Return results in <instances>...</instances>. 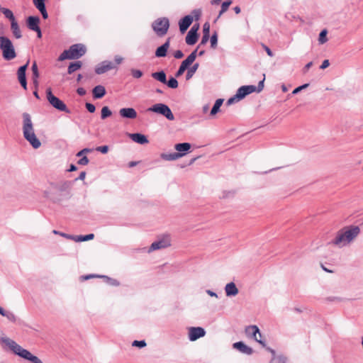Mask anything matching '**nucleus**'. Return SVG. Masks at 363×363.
Wrapping results in <instances>:
<instances>
[{
    "instance_id": "8",
    "label": "nucleus",
    "mask_w": 363,
    "mask_h": 363,
    "mask_svg": "<svg viewBox=\"0 0 363 363\" xmlns=\"http://www.w3.org/2000/svg\"><path fill=\"white\" fill-rule=\"evenodd\" d=\"M46 96L48 102L56 109L69 113L70 111L67 108L66 104L57 96L52 94L50 88L46 90Z\"/></svg>"
},
{
    "instance_id": "25",
    "label": "nucleus",
    "mask_w": 363,
    "mask_h": 363,
    "mask_svg": "<svg viewBox=\"0 0 363 363\" xmlns=\"http://www.w3.org/2000/svg\"><path fill=\"white\" fill-rule=\"evenodd\" d=\"M162 159L167 161H174L177 160L180 157H183V154L172 152V153H162L160 155Z\"/></svg>"
},
{
    "instance_id": "15",
    "label": "nucleus",
    "mask_w": 363,
    "mask_h": 363,
    "mask_svg": "<svg viewBox=\"0 0 363 363\" xmlns=\"http://www.w3.org/2000/svg\"><path fill=\"white\" fill-rule=\"evenodd\" d=\"M113 68H115V66L111 62L104 61L96 67L95 72L97 74H101Z\"/></svg>"
},
{
    "instance_id": "57",
    "label": "nucleus",
    "mask_w": 363,
    "mask_h": 363,
    "mask_svg": "<svg viewBox=\"0 0 363 363\" xmlns=\"http://www.w3.org/2000/svg\"><path fill=\"white\" fill-rule=\"evenodd\" d=\"M208 39H209V35H203V34L200 45L206 44L208 42Z\"/></svg>"
},
{
    "instance_id": "55",
    "label": "nucleus",
    "mask_w": 363,
    "mask_h": 363,
    "mask_svg": "<svg viewBox=\"0 0 363 363\" xmlns=\"http://www.w3.org/2000/svg\"><path fill=\"white\" fill-rule=\"evenodd\" d=\"M183 56H184V54L181 50H177L174 53V57L176 59H181L183 57Z\"/></svg>"
},
{
    "instance_id": "29",
    "label": "nucleus",
    "mask_w": 363,
    "mask_h": 363,
    "mask_svg": "<svg viewBox=\"0 0 363 363\" xmlns=\"http://www.w3.org/2000/svg\"><path fill=\"white\" fill-rule=\"evenodd\" d=\"M82 63L80 61H77V62L70 63L68 67V69H67L68 74H71L73 72H74L75 71L78 70L79 69H80L82 67Z\"/></svg>"
},
{
    "instance_id": "42",
    "label": "nucleus",
    "mask_w": 363,
    "mask_h": 363,
    "mask_svg": "<svg viewBox=\"0 0 363 363\" xmlns=\"http://www.w3.org/2000/svg\"><path fill=\"white\" fill-rule=\"evenodd\" d=\"M327 30H323L320 34H319V38H318V41L320 44H323L325 43H326L328 41V38H327Z\"/></svg>"
},
{
    "instance_id": "36",
    "label": "nucleus",
    "mask_w": 363,
    "mask_h": 363,
    "mask_svg": "<svg viewBox=\"0 0 363 363\" xmlns=\"http://www.w3.org/2000/svg\"><path fill=\"white\" fill-rule=\"evenodd\" d=\"M189 67V65L186 63L184 61H182L179 69L177 70V72H176L175 74V76L176 77H179L180 76H182L184 71Z\"/></svg>"
},
{
    "instance_id": "64",
    "label": "nucleus",
    "mask_w": 363,
    "mask_h": 363,
    "mask_svg": "<svg viewBox=\"0 0 363 363\" xmlns=\"http://www.w3.org/2000/svg\"><path fill=\"white\" fill-rule=\"evenodd\" d=\"M267 350L269 352H271V354H272V357H277V356H278V355H276V352H275V351H274L273 349H272V348H270V347H267Z\"/></svg>"
},
{
    "instance_id": "30",
    "label": "nucleus",
    "mask_w": 363,
    "mask_h": 363,
    "mask_svg": "<svg viewBox=\"0 0 363 363\" xmlns=\"http://www.w3.org/2000/svg\"><path fill=\"white\" fill-rule=\"evenodd\" d=\"M94 238V235L91 233L86 235H74L73 240L75 242H84L91 240Z\"/></svg>"
},
{
    "instance_id": "39",
    "label": "nucleus",
    "mask_w": 363,
    "mask_h": 363,
    "mask_svg": "<svg viewBox=\"0 0 363 363\" xmlns=\"http://www.w3.org/2000/svg\"><path fill=\"white\" fill-rule=\"evenodd\" d=\"M269 363H286V357L283 355H278L272 357Z\"/></svg>"
},
{
    "instance_id": "50",
    "label": "nucleus",
    "mask_w": 363,
    "mask_h": 363,
    "mask_svg": "<svg viewBox=\"0 0 363 363\" xmlns=\"http://www.w3.org/2000/svg\"><path fill=\"white\" fill-rule=\"evenodd\" d=\"M89 160L86 156H83L77 163L80 165H86L89 163Z\"/></svg>"
},
{
    "instance_id": "20",
    "label": "nucleus",
    "mask_w": 363,
    "mask_h": 363,
    "mask_svg": "<svg viewBox=\"0 0 363 363\" xmlns=\"http://www.w3.org/2000/svg\"><path fill=\"white\" fill-rule=\"evenodd\" d=\"M27 26L31 30H37L38 29L40 18L38 16H29L27 18Z\"/></svg>"
},
{
    "instance_id": "16",
    "label": "nucleus",
    "mask_w": 363,
    "mask_h": 363,
    "mask_svg": "<svg viewBox=\"0 0 363 363\" xmlns=\"http://www.w3.org/2000/svg\"><path fill=\"white\" fill-rule=\"evenodd\" d=\"M119 114L122 118L135 119L137 112L133 108H123L119 110Z\"/></svg>"
},
{
    "instance_id": "9",
    "label": "nucleus",
    "mask_w": 363,
    "mask_h": 363,
    "mask_svg": "<svg viewBox=\"0 0 363 363\" xmlns=\"http://www.w3.org/2000/svg\"><path fill=\"white\" fill-rule=\"evenodd\" d=\"M152 29L159 36L164 35L169 27V21L167 18H160L155 20L152 25Z\"/></svg>"
},
{
    "instance_id": "37",
    "label": "nucleus",
    "mask_w": 363,
    "mask_h": 363,
    "mask_svg": "<svg viewBox=\"0 0 363 363\" xmlns=\"http://www.w3.org/2000/svg\"><path fill=\"white\" fill-rule=\"evenodd\" d=\"M198 49L194 50L184 61L189 66L194 62L196 58V52Z\"/></svg>"
},
{
    "instance_id": "1",
    "label": "nucleus",
    "mask_w": 363,
    "mask_h": 363,
    "mask_svg": "<svg viewBox=\"0 0 363 363\" xmlns=\"http://www.w3.org/2000/svg\"><path fill=\"white\" fill-rule=\"evenodd\" d=\"M358 226L350 225L345 227L337 231L335 238L330 242L333 245L341 248L352 242L359 234Z\"/></svg>"
},
{
    "instance_id": "35",
    "label": "nucleus",
    "mask_w": 363,
    "mask_h": 363,
    "mask_svg": "<svg viewBox=\"0 0 363 363\" xmlns=\"http://www.w3.org/2000/svg\"><path fill=\"white\" fill-rule=\"evenodd\" d=\"M1 11L4 14L5 17L9 19L11 22L16 21L15 16L10 9L6 8H1Z\"/></svg>"
},
{
    "instance_id": "26",
    "label": "nucleus",
    "mask_w": 363,
    "mask_h": 363,
    "mask_svg": "<svg viewBox=\"0 0 363 363\" xmlns=\"http://www.w3.org/2000/svg\"><path fill=\"white\" fill-rule=\"evenodd\" d=\"M92 92L95 99H101L106 94V89L104 86L98 85L93 89Z\"/></svg>"
},
{
    "instance_id": "12",
    "label": "nucleus",
    "mask_w": 363,
    "mask_h": 363,
    "mask_svg": "<svg viewBox=\"0 0 363 363\" xmlns=\"http://www.w3.org/2000/svg\"><path fill=\"white\" fill-rule=\"evenodd\" d=\"M245 333L247 336L253 338L256 342H259L263 347H265V342L260 339H257V335L259 337H262L259 332V329L257 325H250L245 328Z\"/></svg>"
},
{
    "instance_id": "7",
    "label": "nucleus",
    "mask_w": 363,
    "mask_h": 363,
    "mask_svg": "<svg viewBox=\"0 0 363 363\" xmlns=\"http://www.w3.org/2000/svg\"><path fill=\"white\" fill-rule=\"evenodd\" d=\"M0 50L5 60L10 61L16 57V52L11 40L6 36H0Z\"/></svg>"
},
{
    "instance_id": "31",
    "label": "nucleus",
    "mask_w": 363,
    "mask_h": 363,
    "mask_svg": "<svg viewBox=\"0 0 363 363\" xmlns=\"http://www.w3.org/2000/svg\"><path fill=\"white\" fill-rule=\"evenodd\" d=\"M31 69L33 72V83L35 84V86H38V78L39 77V72L37 63L35 62L33 63Z\"/></svg>"
},
{
    "instance_id": "3",
    "label": "nucleus",
    "mask_w": 363,
    "mask_h": 363,
    "mask_svg": "<svg viewBox=\"0 0 363 363\" xmlns=\"http://www.w3.org/2000/svg\"><path fill=\"white\" fill-rule=\"evenodd\" d=\"M1 341L9 347L14 354L30 361L31 363H43L38 357L32 354L28 350L23 348L14 340L9 337H1Z\"/></svg>"
},
{
    "instance_id": "33",
    "label": "nucleus",
    "mask_w": 363,
    "mask_h": 363,
    "mask_svg": "<svg viewBox=\"0 0 363 363\" xmlns=\"http://www.w3.org/2000/svg\"><path fill=\"white\" fill-rule=\"evenodd\" d=\"M231 4H232V1L230 0H228V1L223 2V4L221 5V9L219 12L218 17L216 19V21L223 15V13H224L225 11H228V9Z\"/></svg>"
},
{
    "instance_id": "38",
    "label": "nucleus",
    "mask_w": 363,
    "mask_h": 363,
    "mask_svg": "<svg viewBox=\"0 0 363 363\" xmlns=\"http://www.w3.org/2000/svg\"><path fill=\"white\" fill-rule=\"evenodd\" d=\"M112 115L111 111L109 109L108 106H104L101 109V119H106V118L111 116Z\"/></svg>"
},
{
    "instance_id": "4",
    "label": "nucleus",
    "mask_w": 363,
    "mask_h": 363,
    "mask_svg": "<svg viewBox=\"0 0 363 363\" xmlns=\"http://www.w3.org/2000/svg\"><path fill=\"white\" fill-rule=\"evenodd\" d=\"M263 75V79L258 83V85L257 86L254 85H246L240 86L237 90L236 94L233 97L230 98L228 100L227 104L228 105L233 104V103L239 101L240 100L244 99L248 94H252L255 91L257 93L261 92L264 89V82L265 80V74H264Z\"/></svg>"
},
{
    "instance_id": "60",
    "label": "nucleus",
    "mask_w": 363,
    "mask_h": 363,
    "mask_svg": "<svg viewBox=\"0 0 363 363\" xmlns=\"http://www.w3.org/2000/svg\"><path fill=\"white\" fill-rule=\"evenodd\" d=\"M114 60L116 64L119 65L123 62V58L119 55H116L115 56Z\"/></svg>"
},
{
    "instance_id": "13",
    "label": "nucleus",
    "mask_w": 363,
    "mask_h": 363,
    "mask_svg": "<svg viewBox=\"0 0 363 363\" xmlns=\"http://www.w3.org/2000/svg\"><path fill=\"white\" fill-rule=\"evenodd\" d=\"M189 339L190 341H196L206 335V331L201 327H191L189 329Z\"/></svg>"
},
{
    "instance_id": "51",
    "label": "nucleus",
    "mask_w": 363,
    "mask_h": 363,
    "mask_svg": "<svg viewBox=\"0 0 363 363\" xmlns=\"http://www.w3.org/2000/svg\"><path fill=\"white\" fill-rule=\"evenodd\" d=\"M210 25L208 23H205L203 28V34L209 35Z\"/></svg>"
},
{
    "instance_id": "27",
    "label": "nucleus",
    "mask_w": 363,
    "mask_h": 363,
    "mask_svg": "<svg viewBox=\"0 0 363 363\" xmlns=\"http://www.w3.org/2000/svg\"><path fill=\"white\" fill-rule=\"evenodd\" d=\"M11 29L16 38L19 39L22 37L21 29L16 21L11 22Z\"/></svg>"
},
{
    "instance_id": "58",
    "label": "nucleus",
    "mask_w": 363,
    "mask_h": 363,
    "mask_svg": "<svg viewBox=\"0 0 363 363\" xmlns=\"http://www.w3.org/2000/svg\"><path fill=\"white\" fill-rule=\"evenodd\" d=\"M330 65V62L328 60H325L323 61L322 65H320V68L322 69H324L327 68Z\"/></svg>"
},
{
    "instance_id": "40",
    "label": "nucleus",
    "mask_w": 363,
    "mask_h": 363,
    "mask_svg": "<svg viewBox=\"0 0 363 363\" xmlns=\"http://www.w3.org/2000/svg\"><path fill=\"white\" fill-rule=\"evenodd\" d=\"M1 315L2 316L6 317L8 320H9L11 322H16V317L12 312L6 311L5 310H4L3 314Z\"/></svg>"
},
{
    "instance_id": "11",
    "label": "nucleus",
    "mask_w": 363,
    "mask_h": 363,
    "mask_svg": "<svg viewBox=\"0 0 363 363\" xmlns=\"http://www.w3.org/2000/svg\"><path fill=\"white\" fill-rule=\"evenodd\" d=\"M171 245V240L169 235H164L158 240L152 242L148 250V252H153L155 250L164 249Z\"/></svg>"
},
{
    "instance_id": "49",
    "label": "nucleus",
    "mask_w": 363,
    "mask_h": 363,
    "mask_svg": "<svg viewBox=\"0 0 363 363\" xmlns=\"http://www.w3.org/2000/svg\"><path fill=\"white\" fill-rule=\"evenodd\" d=\"M308 86V84H304L296 89H294V91H292V94H298L299 91H301L302 89H304L306 88H307Z\"/></svg>"
},
{
    "instance_id": "45",
    "label": "nucleus",
    "mask_w": 363,
    "mask_h": 363,
    "mask_svg": "<svg viewBox=\"0 0 363 363\" xmlns=\"http://www.w3.org/2000/svg\"><path fill=\"white\" fill-rule=\"evenodd\" d=\"M33 4L38 9H43V7H45V0H33Z\"/></svg>"
},
{
    "instance_id": "56",
    "label": "nucleus",
    "mask_w": 363,
    "mask_h": 363,
    "mask_svg": "<svg viewBox=\"0 0 363 363\" xmlns=\"http://www.w3.org/2000/svg\"><path fill=\"white\" fill-rule=\"evenodd\" d=\"M206 294H207L208 295H209L210 296H211V297H214V298H218V294H217L216 292H214V291H211V290H210V289H207V290H206Z\"/></svg>"
},
{
    "instance_id": "52",
    "label": "nucleus",
    "mask_w": 363,
    "mask_h": 363,
    "mask_svg": "<svg viewBox=\"0 0 363 363\" xmlns=\"http://www.w3.org/2000/svg\"><path fill=\"white\" fill-rule=\"evenodd\" d=\"M86 108L88 110V111H89L90 113H94L96 110L95 106L90 103L86 104Z\"/></svg>"
},
{
    "instance_id": "28",
    "label": "nucleus",
    "mask_w": 363,
    "mask_h": 363,
    "mask_svg": "<svg viewBox=\"0 0 363 363\" xmlns=\"http://www.w3.org/2000/svg\"><path fill=\"white\" fill-rule=\"evenodd\" d=\"M151 76L155 79H156L163 84L167 83V77H166V74L164 71L153 72V73H152Z\"/></svg>"
},
{
    "instance_id": "62",
    "label": "nucleus",
    "mask_w": 363,
    "mask_h": 363,
    "mask_svg": "<svg viewBox=\"0 0 363 363\" xmlns=\"http://www.w3.org/2000/svg\"><path fill=\"white\" fill-rule=\"evenodd\" d=\"M313 65V62H309L308 63H307L304 68H303V72H306Z\"/></svg>"
},
{
    "instance_id": "21",
    "label": "nucleus",
    "mask_w": 363,
    "mask_h": 363,
    "mask_svg": "<svg viewBox=\"0 0 363 363\" xmlns=\"http://www.w3.org/2000/svg\"><path fill=\"white\" fill-rule=\"evenodd\" d=\"M169 40L170 39L168 38L167 41L161 46L157 48L155 51V55L157 57H163L167 55V52L168 48H169Z\"/></svg>"
},
{
    "instance_id": "24",
    "label": "nucleus",
    "mask_w": 363,
    "mask_h": 363,
    "mask_svg": "<svg viewBox=\"0 0 363 363\" xmlns=\"http://www.w3.org/2000/svg\"><path fill=\"white\" fill-rule=\"evenodd\" d=\"M191 144L189 143H182L176 144L174 149L178 151L177 153L183 154V157L191 149Z\"/></svg>"
},
{
    "instance_id": "22",
    "label": "nucleus",
    "mask_w": 363,
    "mask_h": 363,
    "mask_svg": "<svg viewBox=\"0 0 363 363\" xmlns=\"http://www.w3.org/2000/svg\"><path fill=\"white\" fill-rule=\"evenodd\" d=\"M225 292L227 296H235L239 291L234 282H230L225 285Z\"/></svg>"
},
{
    "instance_id": "17",
    "label": "nucleus",
    "mask_w": 363,
    "mask_h": 363,
    "mask_svg": "<svg viewBox=\"0 0 363 363\" xmlns=\"http://www.w3.org/2000/svg\"><path fill=\"white\" fill-rule=\"evenodd\" d=\"M193 17L187 15L182 18L179 22V30L182 33H184L193 22Z\"/></svg>"
},
{
    "instance_id": "14",
    "label": "nucleus",
    "mask_w": 363,
    "mask_h": 363,
    "mask_svg": "<svg viewBox=\"0 0 363 363\" xmlns=\"http://www.w3.org/2000/svg\"><path fill=\"white\" fill-rule=\"evenodd\" d=\"M29 61L27 63L21 67H20L17 71L18 79L24 89H27V81L26 72L28 65Z\"/></svg>"
},
{
    "instance_id": "6",
    "label": "nucleus",
    "mask_w": 363,
    "mask_h": 363,
    "mask_svg": "<svg viewBox=\"0 0 363 363\" xmlns=\"http://www.w3.org/2000/svg\"><path fill=\"white\" fill-rule=\"evenodd\" d=\"M45 196L55 203H61L70 198V194L63 186H52L49 191H45Z\"/></svg>"
},
{
    "instance_id": "44",
    "label": "nucleus",
    "mask_w": 363,
    "mask_h": 363,
    "mask_svg": "<svg viewBox=\"0 0 363 363\" xmlns=\"http://www.w3.org/2000/svg\"><path fill=\"white\" fill-rule=\"evenodd\" d=\"M146 342L145 340H134L132 343L133 347H138L143 348L146 346Z\"/></svg>"
},
{
    "instance_id": "63",
    "label": "nucleus",
    "mask_w": 363,
    "mask_h": 363,
    "mask_svg": "<svg viewBox=\"0 0 363 363\" xmlns=\"http://www.w3.org/2000/svg\"><path fill=\"white\" fill-rule=\"evenodd\" d=\"M85 177H86V172H82L79 177H78V179L79 180H84L85 179Z\"/></svg>"
},
{
    "instance_id": "61",
    "label": "nucleus",
    "mask_w": 363,
    "mask_h": 363,
    "mask_svg": "<svg viewBox=\"0 0 363 363\" xmlns=\"http://www.w3.org/2000/svg\"><path fill=\"white\" fill-rule=\"evenodd\" d=\"M77 92L80 96H84L86 94V91L84 88H78L77 90Z\"/></svg>"
},
{
    "instance_id": "48",
    "label": "nucleus",
    "mask_w": 363,
    "mask_h": 363,
    "mask_svg": "<svg viewBox=\"0 0 363 363\" xmlns=\"http://www.w3.org/2000/svg\"><path fill=\"white\" fill-rule=\"evenodd\" d=\"M96 150L103 154H106L108 151V147L107 145L99 146L96 148Z\"/></svg>"
},
{
    "instance_id": "53",
    "label": "nucleus",
    "mask_w": 363,
    "mask_h": 363,
    "mask_svg": "<svg viewBox=\"0 0 363 363\" xmlns=\"http://www.w3.org/2000/svg\"><path fill=\"white\" fill-rule=\"evenodd\" d=\"M40 13L42 14V16L44 19H47L48 18V14L46 11V8L43 7V9H38Z\"/></svg>"
},
{
    "instance_id": "19",
    "label": "nucleus",
    "mask_w": 363,
    "mask_h": 363,
    "mask_svg": "<svg viewBox=\"0 0 363 363\" xmlns=\"http://www.w3.org/2000/svg\"><path fill=\"white\" fill-rule=\"evenodd\" d=\"M129 138L136 143L144 145L148 143L147 138L141 133H130Z\"/></svg>"
},
{
    "instance_id": "2",
    "label": "nucleus",
    "mask_w": 363,
    "mask_h": 363,
    "mask_svg": "<svg viewBox=\"0 0 363 363\" xmlns=\"http://www.w3.org/2000/svg\"><path fill=\"white\" fill-rule=\"evenodd\" d=\"M23 133L25 139L29 142L34 149L40 147L41 143L35 134L31 118L28 113H23Z\"/></svg>"
},
{
    "instance_id": "54",
    "label": "nucleus",
    "mask_w": 363,
    "mask_h": 363,
    "mask_svg": "<svg viewBox=\"0 0 363 363\" xmlns=\"http://www.w3.org/2000/svg\"><path fill=\"white\" fill-rule=\"evenodd\" d=\"M91 151V149H89V148H84L83 150H82L81 151L78 152L77 154V157H81L83 155H84V153H89Z\"/></svg>"
},
{
    "instance_id": "43",
    "label": "nucleus",
    "mask_w": 363,
    "mask_h": 363,
    "mask_svg": "<svg viewBox=\"0 0 363 363\" xmlns=\"http://www.w3.org/2000/svg\"><path fill=\"white\" fill-rule=\"evenodd\" d=\"M218 43V35L216 33H214L211 37V46L213 48H216Z\"/></svg>"
},
{
    "instance_id": "32",
    "label": "nucleus",
    "mask_w": 363,
    "mask_h": 363,
    "mask_svg": "<svg viewBox=\"0 0 363 363\" xmlns=\"http://www.w3.org/2000/svg\"><path fill=\"white\" fill-rule=\"evenodd\" d=\"M223 99H218L216 101L211 111V115L214 116L216 115L220 110V108L221 105L223 104Z\"/></svg>"
},
{
    "instance_id": "5",
    "label": "nucleus",
    "mask_w": 363,
    "mask_h": 363,
    "mask_svg": "<svg viewBox=\"0 0 363 363\" xmlns=\"http://www.w3.org/2000/svg\"><path fill=\"white\" fill-rule=\"evenodd\" d=\"M86 48L83 44H74L70 46L68 50L63 51L59 56L58 60L79 59L86 53Z\"/></svg>"
},
{
    "instance_id": "47",
    "label": "nucleus",
    "mask_w": 363,
    "mask_h": 363,
    "mask_svg": "<svg viewBox=\"0 0 363 363\" xmlns=\"http://www.w3.org/2000/svg\"><path fill=\"white\" fill-rule=\"evenodd\" d=\"M52 233L55 235H60L61 236L64 237V238H66L67 239H70V240H72L74 239V235H68V234H66V233H60L59 231L56 230H54L52 231Z\"/></svg>"
},
{
    "instance_id": "23",
    "label": "nucleus",
    "mask_w": 363,
    "mask_h": 363,
    "mask_svg": "<svg viewBox=\"0 0 363 363\" xmlns=\"http://www.w3.org/2000/svg\"><path fill=\"white\" fill-rule=\"evenodd\" d=\"M198 40V33L195 32V30H190L186 36V43L189 45H194Z\"/></svg>"
},
{
    "instance_id": "34",
    "label": "nucleus",
    "mask_w": 363,
    "mask_h": 363,
    "mask_svg": "<svg viewBox=\"0 0 363 363\" xmlns=\"http://www.w3.org/2000/svg\"><path fill=\"white\" fill-rule=\"evenodd\" d=\"M199 67V63H196L194 65H193L187 71V73H186V79L187 80L190 79L193 75L194 74V73L196 72V70L198 69Z\"/></svg>"
},
{
    "instance_id": "18",
    "label": "nucleus",
    "mask_w": 363,
    "mask_h": 363,
    "mask_svg": "<svg viewBox=\"0 0 363 363\" xmlns=\"http://www.w3.org/2000/svg\"><path fill=\"white\" fill-rule=\"evenodd\" d=\"M233 347V348L239 350L240 352L245 354L250 355L252 354L253 352V350L242 342H235Z\"/></svg>"
},
{
    "instance_id": "10",
    "label": "nucleus",
    "mask_w": 363,
    "mask_h": 363,
    "mask_svg": "<svg viewBox=\"0 0 363 363\" xmlns=\"http://www.w3.org/2000/svg\"><path fill=\"white\" fill-rule=\"evenodd\" d=\"M147 111H151L160 113L166 117L169 121L174 120V114L172 113L169 107L164 104H155L147 109Z\"/></svg>"
},
{
    "instance_id": "59",
    "label": "nucleus",
    "mask_w": 363,
    "mask_h": 363,
    "mask_svg": "<svg viewBox=\"0 0 363 363\" xmlns=\"http://www.w3.org/2000/svg\"><path fill=\"white\" fill-rule=\"evenodd\" d=\"M263 48L269 57L274 56V54H273L272 51L269 49V48H268L267 46H266L264 45H263Z\"/></svg>"
},
{
    "instance_id": "41",
    "label": "nucleus",
    "mask_w": 363,
    "mask_h": 363,
    "mask_svg": "<svg viewBox=\"0 0 363 363\" xmlns=\"http://www.w3.org/2000/svg\"><path fill=\"white\" fill-rule=\"evenodd\" d=\"M167 85L172 89H176L178 87V82L174 78L171 77L168 81H167Z\"/></svg>"
},
{
    "instance_id": "46",
    "label": "nucleus",
    "mask_w": 363,
    "mask_h": 363,
    "mask_svg": "<svg viewBox=\"0 0 363 363\" xmlns=\"http://www.w3.org/2000/svg\"><path fill=\"white\" fill-rule=\"evenodd\" d=\"M131 74H132V76L136 79H138L143 76V72L139 69H132Z\"/></svg>"
}]
</instances>
